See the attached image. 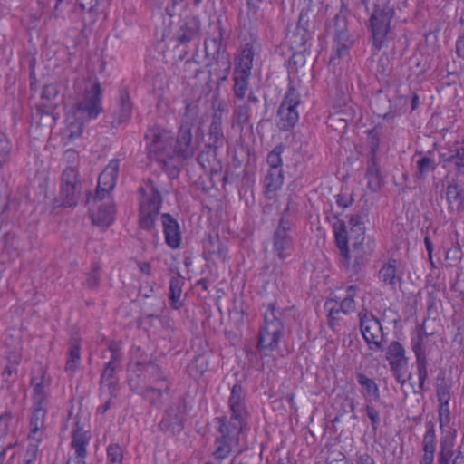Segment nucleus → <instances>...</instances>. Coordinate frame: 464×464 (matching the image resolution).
<instances>
[{"instance_id":"f257e3e1","label":"nucleus","mask_w":464,"mask_h":464,"mask_svg":"<svg viewBox=\"0 0 464 464\" xmlns=\"http://www.w3.org/2000/svg\"><path fill=\"white\" fill-rule=\"evenodd\" d=\"M228 405L231 411V417L229 419L227 417L216 418L218 429L215 438L213 456L219 461L227 459L233 450H238V453L244 450L241 441L247 411L246 395L242 385L238 382L231 389Z\"/></svg>"},{"instance_id":"f03ea898","label":"nucleus","mask_w":464,"mask_h":464,"mask_svg":"<svg viewBox=\"0 0 464 464\" xmlns=\"http://www.w3.org/2000/svg\"><path fill=\"white\" fill-rule=\"evenodd\" d=\"M102 87L99 81L89 78L84 81L82 99L72 108V116L67 118V128L63 133L65 145L81 137L86 121L96 119L102 111Z\"/></svg>"},{"instance_id":"7ed1b4c3","label":"nucleus","mask_w":464,"mask_h":464,"mask_svg":"<svg viewBox=\"0 0 464 464\" xmlns=\"http://www.w3.org/2000/svg\"><path fill=\"white\" fill-rule=\"evenodd\" d=\"M199 108L195 102H186L185 112L179 129L176 144L173 147L175 155L186 160L196 153L199 140L193 136V130L199 131L201 127Z\"/></svg>"},{"instance_id":"20e7f679","label":"nucleus","mask_w":464,"mask_h":464,"mask_svg":"<svg viewBox=\"0 0 464 464\" xmlns=\"http://www.w3.org/2000/svg\"><path fill=\"white\" fill-rule=\"evenodd\" d=\"M288 308H281L276 303L266 305L264 312V324L258 334L257 350L265 356L271 354L277 348L284 334L285 313Z\"/></svg>"},{"instance_id":"39448f33","label":"nucleus","mask_w":464,"mask_h":464,"mask_svg":"<svg viewBox=\"0 0 464 464\" xmlns=\"http://www.w3.org/2000/svg\"><path fill=\"white\" fill-rule=\"evenodd\" d=\"M157 179L150 178L139 188V223L145 230H151L159 218L162 197Z\"/></svg>"},{"instance_id":"423d86ee","label":"nucleus","mask_w":464,"mask_h":464,"mask_svg":"<svg viewBox=\"0 0 464 464\" xmlns=\"http://www.w3.org/2000/svg\"><path fill=\"white\" fill-rule=\"evenodd\" d=\"M49 382L44 377L41 382L35 383L34 387V411L31 416V449L34 447V455L38 451V446L33 444V440L39 443L44 438V420L47 413L48 399L47 390Z\"/></svg>"},{"instance_id":"0eeeda50","label":"nucleus","mask_w":464,"mask_h":464,"mask_svg":"<svg viewBox=\"0 0 464 464\" xmlns=\"http://www.w3.org/2000/svg\"><path fill=\"white\" fill-rule=\"evenodd\" d=\"M140 354H141L140 348L132 350V361L128 367V381L137 377L140 383L147 385L169 383L159 365L147 357L139 359Z\"/></svg>"},{"instance_id":"6e6552de","label":"nucleus","mask_w":464,"mask_h":464,"mask_svg":"<svg viewBox=\"0 0 464 464\" xmlns=\"http://www.w3.org/2000/svg\"><path fill=\"white\" fill-rule=\"evenodd\" d=\"M146 149L150 159L166 165L175 156L172 135L166 130L151 129L145 135Z\"/></svg>"},{"instance_id":"1a4fd4ad","label":"nucleus","mask_w":464,"mask_h":464,"mask_svg":"<svg viewBox=\"0 0 464 464\" xmlns=\"http://www.w3.org/2000/svg\"><path fill=\"white\" fill-rule=\"evenodd\" d=\"M366 215L362 216L360 214L351 215L349 218V226L350 232L346 229L345 223L343 221H338L334 225V233L335 237L336 246L340 251V256L342 258V263L345 267H349L350 263V255H349V247H348V237L352 238L353 237L358 234H364V219Z\"/></svg>"},{"instance_id":"9d476101","label":"nucleus","mask_w":464,"mask_h":464,"mask_svg":"<svg viewBox=\"0 0 464 464\" xmlns=\"http://www.w3.org/2000/svg\"><path fill=\"white\" fill-rule=\"evenodd\" d=\"M267 113L266 102H262L260 99L251 92L246 101L236 104L232 112V126L237 127L241 130L250 122L251 118L264 121Z\"/></svg>"},{"instance_id":"9b49d317","label":"nucleus","mask_w":464,"mask_h":464,"mask_svg":"<svg viewBox=\"0 0 464 464\" xmlns=\"http://www.w3.org/2000/svg\"><path fill=\"white\" fill-rule=\"evenodd\" d=\"M393 16L394 10L390 5H375L370 17V27L375 49L380 50L386 41Z\"/></svg>"},{"instance_id":"f8f14e48","label":"nucleus","mask_w":464,"mask_h":464,"mask_svg":"<svg viewBox=\"0 0 464 464\" xmlns=\"http://www.w3.org/2000/svg\"><path fill=\"white\" fill-rule=\"evenodd\" d=\"M300 104V93L290 85L277 111V126L281 130H288L297 123Z\"/></svg>"},{"instance_id":"ddd939ff","label":"nucleus","mask_w":464,"mask_h":464,"mask_svg":"<svg viewBox=\"0 0 464 464\" xmlns=\"http://www.w3.org/2000/svg\"><path fill=\"white\" fill-rule=\"evenodd\" d=\"M360 329L368 348L378 352L383 350L384 334L379 319L364 310L359 313Z\"/></svg>"},{"instance_id":"4468645a","label":"nucleus","mask_w":464,"mask_h":464,"mask_svg":"<svg viewBox=\"0 0 464 464\" xmlns=\"http://www.w3.org/2000/svg\"><path fill=\"white\" fill-rule=\"evenodd\" d=\"M109 351L111 352V358L101 375V391L102 392H108L111 397H117L119 378L116 374V371L120 368L122 353L120 349L112 343L110 344Z\"/></svg>"},{"instance_id":"2eb2a0df","label":"nucleus","mask_w":464,"mask_h":464,"mask_svg":"<svg viewBox=\"0 0 464 464\" xmlns=\"http://www.w3.org/2000/svg\"><path fill=\"white\" fill-rule=\"evenodd\" d=\"M287 207L283 213L278 227L273 237V252L281 260L290 256L294 251V239L291 234L292 223L287 219Z\"/></svg>"},{"instance_id":"dca6fc26","label":"nucleus","mask_w":464,"mask_h":464,"mask_svg":"<svg viewBox=\"0 0 464 464\" xmlns=\"http://www.w3.org/2000/svg\"><path fill=\"white\" fill-rule=\"evenodd\" d=\"M81 190L82 185L76 166L65 168L61 177V204L64 207L75 206L80 198Z\"/></svg>"},{"instance_id":"f3484780","label":"nucleus","mask_w":464,"mask_h":464,"mask_svg":"<svg viewBox=\"0 0 464 464\" xmlns=\"http://www.w3.org/2000/svg\"><path fill=\"white\" fill-rule=\"evenodd\" d=\"M218 34L212 37H208L205 40V57L207 59V66L212 65L215 62L221 63L224 67L225 73L220 78L222 81L227 80V74L230 71V61L228 56L223 52L222 49V38L223 31L220 27L219 23L216 25Z\"/></svg>"},{"instance_id":"a211bd4d","label":"nucleus","mask_w":464,"mask_h":464,"mask_svg":"<svg viewBox=\"0 0 464 464\" xmlns=\"http://www.w3.org/2000/svg\"><path fill=\"white\" fill-rule=\"evenodd\" d=\"M120 160L112 159L100 174L96 194L93 197L95 202L102 201L114 188L120 170Z\"/></svg>"},{"instance_id":"6ab92c4d","label":"nucleus","mask_w":464,"mask_h":464,"mask_svg":"<svg viewBox=\"0 0 464 464\" xmlns=\"http://www.w3.org/2000/svg\"><path fill=\"white\" fill-rule=\"evenodd\" d=\"M129 386L131 392L142 396L146 401L157 407L162 404V396L169 390V383H163V385H147L140 383L137 377L129 380Z\"/></svg>"},{"instance_id":"aec40b11","label":"nucleus","mask_w":464,"mask_h":464,"mask_svg":"<svg viewBox=\"0 0 464 464\" xmlns=\"http://www.w3.org/2000/svg\"><path fill=\"white\" fill-rule=\"evenodd\" d=\"M200 31V21L197 16H186L174 28L173 38L180 44L191 42Z\"/></svg>"},{"instance_id":"412c9836","label":"nucleus","mask_w":464,"mask_h":464,"mask_svg":"<svg viewBox=\"0 0 464 464\" xmlns=\"http://www.w3.org/2000/svg\"><path fill=\"white\" fill-rule=\"evenodd\" d=\"M187 405L184 399H179L173 403L167 411L166 417L161 420L160 426L162 430H178L183 427L186 420Z\"/></svg>"},{"instance_id":"4be33fe9","label":"nucleus","mask_w":464,"mask_h":464,"mask_svg":"<svg viewBox=\"0 0 464 464\" xmlns=\"http://www.w3.org/2000/svg\"><path fill=\"white\" fill-rule=\"evenodd\" d=\"M403 274L401 262L397 259H392L382 266L378 277L390 289L396 290L402 281Z\"/></svg>"},{"instance_id":"5701e85b","label":"nucleus","mask_w":464,"mask_h":464,"mask_svg":"<svg viewBox=\"0 0 464 464\" xmlns=\"http://www.w3.org/2000/svg\"><path fill=\"white\" fill-rule=\"evenodd\" d=\"M377 150L378 143H375L371 150V155L365 174V178L367 179V187L372 192L379 191L383 185L382 177L380 171L379 159L377 157Z\"/></svg>"},{"instance_id":"b1692460","label":"nucleus","mask_w":464,"mask_h":464,"mask_svg":"<svg viewBox=\"0 0 464 464\" xmlns=\"http://www.w3.org/2000/svg\"><path fill=\"white\" fill-rule=\"evenodd\" d=\"M161 219L166 244L173 249L178 248L181 242V232L179 223L168 213L162 214Z\"/></svg>"},{"instance_id":"393cba45","label":"nucleus","mask_w":464,"mask_h":464,"mask_svg":"<svg viewBox=\"0 0 464 464\" xmlns=\"http://www.w3.org/2000/svg\"><path fill=\"white\" fill-rule=\"evenodd\" d=\"M442 161L448 165H453L460 174H464V146L459 142L449 144L440 153Z\"/></svg>"},{"instance_id":"a878e982","label":"nucleus","mask_w":464,"mask_h":464,"mask_svg":"<svg viewBox=\"0 0 464 464\" xmlns=\"http://www.w3.org/2000/svg\"><path fill=\"white\" fill-rule=\"evenodd\" d=\"M89 443V437L80 429L72 432L71 447L74 450L75 458H69L66 464H85L84 459L87 454L86 447Z\"/></svg>"},{"instance_id":"bb28decb","label":"nucleus","mask_w":464,"mask_h":464,"mask_svg":"<svg viewBox=\"0 0 464 464\" xmlns=\"http://www.w3.org/2000/svg\"><path fill=\"white\" fill-rule=\"evenodd\" d=\"M350 239L353 241V250L358 252L354 265L353 266V272L357 273L359 270V260L362 259L364 255L371 254L373 251L374 241L370 237H366L365 233L358 234Z\"/></svg>"},{"instance_id":"cd10ccee","label":"nucleus","mask_w":464,"mask_h":464,"mask_svg":"<svg viewBox=\"0 0 464 464\" xmlns=\"http://www.w3.org/2000/svg\"><path fill=\"white\" fill-rule=\"evenodd\" d=\"M255 55V45L251 43L246 44L235 59L234 71L251 73Z\"/></svg>"},{"instance_id":"c85d7f7f","label":"nucleus","mask_w":464,"mask_h":464,"mask_svg":"<svg viewBox=\"0 0 464 464\" xmlns=\"http://www.w3.org/2000/svg\"><path fill=\"white\" fill-rule=\"evenodd\" d=\"M263 183L266 198L268 199L274 198L276 192L281 188L284 183L283 170L268 169Z\"/></svg>"},{"instance_id":"c756f323","label":"nucleus","mask_w":464,"mask_h":464,"mask_svg":"<svg viewBox=\"0 0 464 464\" xmlns=\"http://www.w3.org/2000/svg\"><path fill=\"white\" fill-rule=\"evenodd\" d=\"M96 212L91 214L92 223L102 227H108L114 220V207L110 201L100 204Z\"/></svg>"},{"instance_id":"7c9ffc66","label":"nucleus","mask_w":464,"mask_h":464,"mask_svg":"<svg viewBox=\"0 0 464 464\" xmlns=\"http://www.w3.org/2000/svg\"><path fill=\"white\" fill-rule=\"evenodd\" d=\"M132 113V104L130 95L126 91H121L120 94V102L118 109L114 111L113 126L121 125L129 121Z\"/></svg>"},{"instance_id":"2f4dec72","label":"nucleus","mask_w":464,"mask_h":464,"mask_svg":"<svg viewBox=\"0 0 464 464\" xmlns=\"http://www.w3.org/2000/svg\"><path fill=\"white\" fill-rule=\"evenodd\" d=\"M208 149L218 150L222 148L226 142V138L223 131V122L219 121V118L212 120L208 128Z\"/></svg>"},{"instance_id":"473e14b6","label":"nucleus","mask_w":464,"mask_h":464,"mask_svg":"<svg viewBox=\"0 0 464 464\" xmlns=\"http://www.w3.org/2000/svg\"><path fill=\"white\" fill-rule=\"evenodd\" d=\"M446 198L449 208L452 211L461 212L464 210V197L462 189L456 183L450 184L446 189Z\"/></svg>"},{"instance_id":"72a5a7b5","label":"nucleus","mask_w":464,"mask_h":464,"mask_svg":"<svg viewBox=\"0 0 464 464\" xmlns=\"http://www.w3.org/2000/svg\"><path fill=\"white\" fill-rule=\"evenodd\" d=\"M358 383L364 390V396L370 401H379L381 399L379 387L373 379L367 377L364 373H358L357 376Z\"/></svg>"},{"instance_id":"f704fd0d","label":"nucleus","mask_w":464,"mask_h":464,"mask_svg":"<svg viewBox=\"0 0 464 464\" xmlns=\"http://www.w3.org/2000/svg\"><path fill=\"white\" fill-rule=\"evenodd\" d=\"M250 75H251V73H247V72H245L242 71L241 72H238V71L233 72V81H234L233 92H234L235 97L237 100L242 101L246 97V92L248 90V85H249L248 82H249Z\"/></svg>"},{"instance_id":"c9c22d12","label":"nucleus","mask_w":464,"mask_h":464,"mask_svg":"<svg viewBox=\"0 0 464 464\" xmlns=\"http://www.w3.org/2000/svg\"><path fill=\"white\" fill-rule=\"evenodd\" d=\"M81 364V345L77 341L70 344L68 358L65 364V372L69 376H73Z\"/></svg>"},{"instance_id":"e433bc0d","label":"nucleus","mask_w":464,"mask_h":464,"mask_svg":"<svg viewBox=\"0 0 464 464\" xmlns=\"http://www.w3.org/2000/svg\"><path fill=\"white\" fill-rule=\"evenodd\" d=\"M428 323H429V321H425L423 323L422 326H420L418 329L417 336L415 338L411 339V348H412V351L414 352L416 359L426 357L423 339H424V337H429L433 334L432 332H428L426 329Z\"/></svg>"},{"instance_id":"4c0bfd02","label":"nucleus","mask_w":464,"mask_h":464,"mask_svg":"<svg viewBox=\"0 0 464 464\" xmlns=\"http://www.w3.org/2000/svg\"><path fill=\"white\" fill-rule=\"evenodd\" d=\"M438 164L434 159L430 158L428 155H422L416 161L417 171L415 173V177L418 179H425L429 173L433 172Z\"/></svg>"},{"instance_id":"58836bf2","label":"nucleus","mask_w":464,"mask_h":464,"mask_svg":"<svg viewBox=\"0 0 464 464\" xmlns=\"http://www.w3.org/2000/svg\"><path fill=\"white\" fill-rule=\"evenodd\" d=\"M389 364L394 378L400 384L404 385L407 382V381L411 377V373L408 375V377H406V374L408 372V358L390 362Z\"/></svg>"},{"instance_id":"ea45409f","label":"nucleus","mask_w":464,"mask_h":464,"mask_svg":"<svg viewBox=\"0 0 464 464\" xmlns=\"http://www.w3.org/2000/svg\"><path fill=\"white\" fill-rule=\"evenodd\" d=\"M11 416L8 413L0 415V459L5 456L7 449L12 447V442H5L9 431Z\"/></svg>"},{"instance_id":"a19ab883","label":"nucleus","mask_w":464,"mask_h":464,"mask_svg":"<svg viewBox=\"0 0 464 464\" xmlns=\"http://www.w3.org/2000/svg\"><path fill=\"white\" fill-rule=\"evenodd\" d=\"M357 291L358 286L355 285L347 287L346 295L340 302L341 306H339V308L342 310V314H349L355 310L354 296L356 295Z\"/></svg>"},{"instance_id":"79ce46f5","label":"nucleus","mask_w":464,"mask_h":464,"mask_svg":"<svg viewBox=\"0 0 464 464\" xmlns=\"http://www.w3.org/2000/svg\"><path fill=\"white\" fill-rule=\"evenodd\" d=\"M426 432L422 440L423 452H433L436 450V433L435 425L432 421H428L425 424Z\"/></svg>"},{"instance_id":"37998d69","label":"nucleus","mask_w":464,"mask_h":464,"mask_svg":"<svg viewBox=\"0 0 464 464\" xmlns=\"http://www.w3.org/2000/svg\"><path fill=\"white\" fill-rule=\"evenodd\" d=\"M48 167H44L41 169H37L35 172L34 182L37 183L40 189L39 201L47 198L48 190Z\"/></svg>"},{"instance_id":"c03bdc74","label":"nucleus","mask_w":464,"mask_h":464,"mask_svg":"<svg viewBox=\"0 0 464 464\" xmlns=\"http://www.w3.org/2000/svg\"><path fill=\"white\" fill-rule=\"evenodd\" d=\"M339 306H341L340 302L333 298L328 299L324 304V308L328 312V324L333 330L335 329L336 322L340 320V314H342V310H340Z\"/></svg>"},{"instance_id":"a18cd8bd","label":"nucleus","mask_w":464,"mask_h":464,"mask_svg":"<svg viewBox=\"0 0 464 464\" xmlns=\"http://www.w3.org/2000/svg\"><path fill=\"white\" fill-rule=\"evenodd\" d=\"M385 358L389 363L407 359L404 347L398 341H392L387 347Z\"/></svg>"},{"instance_id":"49530a36","label":"nucleus","mask_w":464,"mask_h":464,"mask_svg":"<svg viewBox=\"0 0 464 464\" xmlns=\"http://www.w3.org/2000/svg\"><path fill=\"white\" fill-rule=\"evenodd\" d=\"M59 95V91L56 85L49 84L45 85L42 91L41 97L43 100V105L53 109L56 106V100Z\"/></svg>"},{"instance_id":"de8ad7c7","label":"nucleus","mask_w":464,"mask_h":464,"mask_svg":"<svg viewBox=\"0 0 464 464\" xmlns=\"http://www.w3.org/2000/svg\"><path fill=\"white\" fill-rule=\"evenodd\" d=\"M285 146L281 143L276 145L266 157V162L269 165V169L282 170L283 160L282 153L284 152Z\"/></svg>"},{"instance_id":"09e8293b","label":"nucleus","mask_w":464,"mask_h":464,"mask_svg":"<svg viewBox=\"0 0 464 464\" xmlns=\"http://www.w3.org/2000/svg\"><path fill=\"white\" fill-rule=\"evenodd\" d=\"M185 281L184 278L178 275L173 276L169 282V298L172 303H179L181 295H182V287Z\"/></svg>"},{"instance_id":"8fccbe9b","label":"nucleus","mask_w":464,"mask_h":464,"mask_svg":"<svg viewBox=\"0 0 464 464\" xmlns=\"http://www.w3.org/2000/svg\"><path fill=\"white\" fill-rule=\"evenodd\" d=\"M417 372L419 377V388L425 391V382L428 378V361L427 357L416 359Z\"/></svg>"},{"instance_id":"3c124183","label":"nucleus","mask_w":464,"mask_h":464,"mask_svg":"<svg viewBox=\"0 0 464 464\" xmlns=\"http://www.w3.org/2000/svg\"><path fill=\"white\" fill-rule=\"evenodd\" d=\"M123 451L119 444H111L107 448L108 464H122Z\"/></svg>"},{"instance_id":"603ef678","label":"nucleus","mask_w":464,"mask_h":464,"mask_svg":"<svg viewBox=\"0 0 464 464\" xmlns=\"http://www.w3.org/2000/svg\"><path fill=\"white\" fill-rule=\"evenodd\" d=\"M217 150L208 149L198 154L197 160L205 169H211V162L216 160L218 153Z\"/></svg>"},{"instance_id":"864d4df0","label":"nucleus","mask_w":464,"mask_h":464,"mask_svg":"<svg viewBox=\"0 0 464 464\" xmlns=\"http://www.w3.org/2000/svg\"><path fill=\"white\" fill-rule=\"evenodd\" d=\"M4 251L10 256L14 257L16 251V239L13 235L5 234L2 237Z\"/></svg>"},{"instance_id":"5fc2aeb1","label":"nucleus","mask_w":464,"mask_h":464,"mask_svg":"<svg viewBox=\"0 0 464 464\" xmlns=\"http://www.w3.org/2000/svg\"><path fill=\"white\" fill-rule=\"evenodd\" d=\"M453 456V451L451 450L450 446L449 448L446 447L445 442L441 441L440 443V451L439 453V464H453V460L451 461V458Z\"/></svg>"},{"instance_id":"6e6d98bb","label":"nucleus","mask_w":464,"mask_h":464,"mask_svg":"<svg viewBox=\"0 0 464 464\" xmlns=\"http://www.w3.org/2000/svg\"><path fill=\"white\" fill-rule=\"evenodd\" d=\"M8 359H9L10 364L6 365L2 372V377L5 382H9L13 373H14V374L16 373L15 365L19 362L20 355L19 354L14 355L13 361L11 360L10 357Z\"/></svg>"},{"instance_id":"4d7b16f0","label":"nucleus","mask_w":464,"mask_h":464,"mask_svg":"<svg viewBox=\"0 0 464 464\" xmlns=\"http://www.w3.org/2000/svg\"><path fill=\"white\" fill-rule=\"evenodd\" d=\"M338 47L336 49V56L342 57L347 53V51L351 45V42L347 39H344V34L339 33L337 34Z\"/></svg>"},{"instance_id":"13d9d810","label":"nucleus","mask_w":464,"mask_h":464,"mask_svg":"<svg viewBox=\"0 0 464 464\" xmlns=\"http://www.w3.org/2000/svg\"><path fill=\"white\" fill-rule=\"evenodd\" d=\"M365 411L368 418L371 420L372 429L376 430L381 421L378 411L372 405L367 404L365 406Z\"/></svg>"},{"instance_id":"bf43d9fd","label":"nucleus","mask_w":464,"mask_h":464,"mask_svg":"<svg viewBox=\"0 0 464 464\" xmlns=\"http://www.w3.org/2000/svg\"><path fill=\"white\" fill-rule=\"evenodd\" d=\"M439 419L440 428L445 426L450 421V408L449 404H440L439 410Z\"/></svg>"},{"instance_id":"052dcab7","label":"nucleus","mask_w":464,"mask_h":464,"mask_svg":"<svg viewBox=\"0 0 464 464\" xmlns=\"http://www.w3.org/2000/svg\"><path fill=\"white\" fill-rule=\"evenodd\" d=\"M227 108L225 103L219 102L214 105V114L212 120H216V117L219 118V121L223 122V116L227 113Z\"/></svg>"},{"instance_id":"680f3d73","label":"nucleus","mask_w":464,"mask_h":464,"mask_svg":"<svg viewBox=\"0 0 464 464\" xmlns=\"http://www.w3.org/2000/svg\"><path fill=\"white\" fill-rule=\"evenodd\" d=\"M355 464H375L374 459L368 454V452L358 451L355 455Z\"/></svg>"},{"instance_id":"e2e57ef3","label":"nucleus","mask_w":464,"mask_h":464,"mask_svg":"<svg viewBox=\"0 0 464 464\" xmlns=\"http://www.w3.org/2000/svg\"><path fill=\"white\" fill-rule=\"evenodd\" d=\"M437 396L440 404H449L450 400V391L447 387H440L437 390Z\"/></svg>"},{"instance_id":"0e129e2a","label":"nucleus","mask_w":464,"mask_h":464,"mask_svg":"<svg viewBox=\"0 0 464 464\" xmlns=\"http://www.w3.org/2000/svg\"><path fill=\"white\" fill-rule=\"evenodd\" d=\"M63 160L68 163H77L79 160L78 152L74 149H68L63 153Z\"/></svg>"},{"instance_id":"69168bd1","label":"nucleus","mask_w":464,"mask_h":464,"mask_svg":"<svg viewBox=\"0 0 464 464\" xmlns=\"http://www.w3.org/2000/svg\"><path fill=\"white\" fill-rule=\"evenodd\" d=\"M305 44L306 39L303 32H296L292 35V44H295V47H303Z\"/></svg>"},{"instance_id":"338daca9","label":"nucleus","mask_w":464,"mask_h":464,"mask_svg":"<svg viewBox=\"0 0 464 464\" xmlns=\"http://www.w3.org/2000/svg\"><path fill=\"white\" fill-rule=\"evenodd\" d=\"M99 276L95 271H92L87 277L86 284L89 287L93 288L99 285Z\"/></svg>"},{"instance_id":"774afa93","label":"nucleus","mask_w":464,"mask_h":464,"mask_svg":"<svg viewBox=\"0 0 464 464\" xmlns=\"http://www.w3.org/2000/svg\"><path fill=\"white\" fill-rule=\"evenodd\" d=\"M456 53L459 57L464 59V34L460 35L456 43Z\"/></svg>"}]
</instances>
